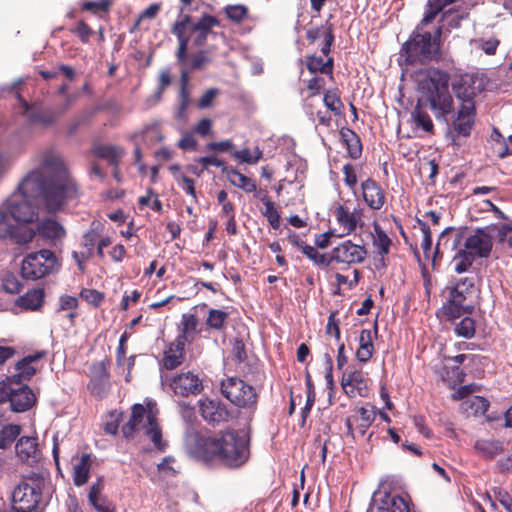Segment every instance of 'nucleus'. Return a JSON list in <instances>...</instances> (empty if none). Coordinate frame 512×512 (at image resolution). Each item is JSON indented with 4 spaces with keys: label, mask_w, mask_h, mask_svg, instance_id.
<instances>
[{
    "label": "nucleus",
    "mask_w": 512,
    "mask_h": 512,
    "mask_svg": "<svg viewBox=\"0 0 512 512\" xmlns=\"http://www.w3.org/2000/svg\"><path fill=\"white\" fill-rule=\"evenodd\" d=\"M18 188L22 197L9 200L7 205L17 225L32 223L38 218L37 207L29 198H37L48 213L55 214L80 193V186L66 164L53 152L43 155L39 167L29 172Z\"/></svg>",
    "instance_id": "f257e3e1"
},
{
    "label": "nucleus",
    "mask_w": 512,
    "mask_h": 512,
    "mask_svg": "<svg viewBox=\"0 0 512 512\" xmlns=\"http://www.w3.org/2000/svg\"><path fill=\"white\" fill-rule=\"evenodd\" d=\"M189 453L206 464H223L237 468L248 459L247 440L235 430L217 434H196L189 447Z\"/></svg>",
    "instance_id": "f03ea898"
},
{
    "label": "nucleus",
    "mask_w": 512,
    "mask_h": 512,
    "mask_svg": "<svg viewBox=\"0 0 512 512\" xmlns=\"http://www.w3.org/2000/svg\"><path fill=\"white\" fill-rule=\"evenodd\" d=\"M220 26V20L210 14L204 13L197 21L191 15H183L173 23L171 33L177 38L178 46L175 57L179 64L181 93L186 94L187 85L190 81V66L188 65V48L191 42L193 46L202 48L206 45L214 27Z\"/></svg>",
    "instance_id": "7ed1b4c3"
},
{
    "label": "nucleus",
    "mask_w": 512,
    "mask_h": 512,
    "mask_svg": "<svg viewBox=\"0 0 512 512\" xmlns=\"http://www.w3.org/2000/svg\"><path fill=\"white\" fill-rule=\"evenodd\" d=\"M428 25L420 21L402 45L401 56L407 64L424 65L440 58L444 24L439 23L432 32L427 30Z\"/></svg>",
    "instance_id": "20e7f679"
},
{
    "label": "nucleus",
    "mask_w": 512,
    "mask_h": 512,
    "mask_svg": "<svg viewBox=\"0 0 512 512\" xmlns=\"http://www.w3.org/2000/svg\"><path fill=\"white\" fill-rule=\"evenodd\" d=\"M419 103L429 107L436 119H444L453 111V98L449 92V75L439 69H431L419 83Z\"/></svg>",
    "instance_id": "39448f33"
},
{
    "label": "nucleus",
    "mask_w": 512,
    "mask_h": 512,
    "mask_svg": "<svg viewBox=\"0 0 512 512\" xmlns=\"http://www.w3.org/2000/svg\"><path fill=\"white\" fill-rule=\"evenodd\" d=\"M140 429L149 437L157 450L163 452L166 449L167 443L162 438V430L156 414L151 409L146 412L142 404L136 403L131 407L128 422L122 426V434L127 439L133 438Z\"/></svg>",
    "instance_id": "423d86ee"
},
{
    "label": "nucleus",
    "mask_w": 512,
    "mask_h": 512,
    "mask_svg": "<svg viewBox=\"0 0 512 512\" xmlns=\"http://www.w3.org/2000/svg\"><path fill=\"white\" fill-rule=\"evenodd\" d=\"M475 282L473 277L460 278L450 289L446 302L442 306L443 314L448 320L472 314L474 304L472 295Z\"/></svg>",
    "instance_id": "0eeeda50"
},
{
    "label": "nucleus",
    "mask_w": 512,
    "mask_h": 512,
    "mask_svg": "<svg viewBox=\"0 0 512 512\" xmlns=\"http://www.w3.org/2000/svg\"><path fill=\"white\" fill-rule=\"evenodd\" d=\"M57 266L55 254L48 249H42L28 254L21 264V275L27 280H39L51 274Z\"/></svg>",
    "instance_id": "6e6552de"
},
{
    "label": "nucleus",
    "mask_w": 512,
    "mask_h": 512,
    "mask_svg": "<svg viewBox=\"0 0 512 512\" xmlns=\"http://www.w3.org/2000/svg\"><path fill=\"white\" fill-rule=\"evenodd\" d=\"M221 393L239 408H256L258 403L259 395L255 388L237 377L222 380Z\"/></svg>",
    "instance_id": "1a4fd4ad"
},
{
    "label": "nucleus",
    "mask_w": 512,
    "mask_h": 512,
    "mask_svg": "<svg viewBox=\"0 0 512 512\" xmlns=\"http://www.w3.org/2000/svg\"><path fill=\"white\" fill-rule=\"evenodd\" d=\"M42 498V489L39 484L21 482L12 492V509L15 512H41Z\"/></svg>",
    "instance_id": "9d476101"
},
{
    "label": "nucleus",
    "mask_w": 512,
    "mask_h": 512,
    "mask_svg": "<svg viewBox=\"0 0 512 512\" xmlns=\"http://www.w3.org/2000/svg\"><path fill=\"white\" fill-rule=\"evenodd\" d=\"M36 395L28 385L13 388L11 382L0 383V403L10 402L14 412H25L36 403Z\"/></svg>",
    "instance_id": "9b49d317"
},
{
    "label": "nucleus",
    "mask_w": 512,
    "mask_h": 512,
    "mask_svg": "<svg viewBox=\"0 0 512 512\" xmlns=\"http://www.w3.org/2000/svg\"><path fill=\"white\" fill-rule=\"evenodd\" d=\"M11 218L9 213L0 210V238L20 246L31 242L35 237V231L26 225L12 224Z\"/></svg>",
    "instance_id": "f8f14e48"
},
{
    "label": "nucleus",
    "mask_w": 512,
    "mask_h": 512,
    "mask_svg": "<svg viewBox=\"0 0 512 512\" xmlns=\"http://www.w3.org/2000/svg\"><path fill=\"white\" fill-rule=\"evenodd\" d=\"M452 89L462 104L475 103L474 97L484 89V84L477 74L465 73L454 80Z\"/></svg>",
    "instance_id": "ddd939ff"
},
{
    "label": "nucleus",
    "mask_w": 512,
    "mask_h": 512,
    "mask_svg": "<svg viewBox=\"0 0 512 512\" xmlns=\"http://www.w3.org/2000/svg\"><path fill=\"white\" fill-rule=\"evenodd\" d=\"M367 251L364 246L346 240L334 247L329 253L330 265L333 262L346 265L360 264L364 261Z\"/></svg>",
    "instance_id": "4468645a"
},
{
    "label": "nucleus",
    "mask_w": 512,
    "mask_h": 512,
    "mask_svg": "<svg viewBox=\"0 0 512 512\" xmlns=\"http://www.w3.org/2000/svg\"><path fill=\"white\" fill-rule=\"evenodd\" d=\"M493 247V238L484 228H478L464 239L463 249L475 259L488 258Z\"/></svg>",
    "instance_id": "2eb2a0df"
},
{
    "label": "nucleus",
    "mask_w": 512,
    "mask_h": 512,
    "mask_svg": "<svg viewBox=\"0 0 512 512\" xmlns=\"http://www.w3.org/2000/svg\"><path fill=\"white\" fill-rule=\"evenodd\" d=\"M167 381L173 392L181 397L196 396L204 389L202 380L190 371L181 372Z\"/></svg>",
    "instance_id": "dca6fc26"
},
{
    "label": "nucleus",
    "mask_w": 512,
    "mask_h": 512,
    "mask_svg": "<svg viewBox=\"0 0 512 512\" xmlns=\"http://www.w3.org/2000/svg\"><path fill=\"white\" fill-rule=\"evenodd\" d=\"M341 387L349 398L367 397L369 394L368 379L361 369H347L341 378Z\"/></svg>",
    "instance_id": "f3484780"
},
{
    "label": "nucleus",
    "mask_w": 512,
    "mask_h": 512,
    "mask_svg": "<svg viewBox=\"0 0 512 512\" xmlns=\"http://www.w3.org/2000/svg\"><path fill=\"white\" fill-rule=\"evenodd\" d=\"M47 355L46 350H40L23 357L15 364L17 373L9 378V382L19 385L22 381H29L38 371L37 363Z\"/></svg>",
    "instance_id": "a211bd4d"
},
{
    "label": "nucleus",
    "mask_w": 512,
    "mask_h": 512,
    "mask_svg": "<svg viewBox=\"0 0 512 512\" xmlns=\"http://www.w3.org/2000/svg\"><path fill=\"white\" fill-rule=\"evenodd\" d=\"M200 415L210 425L217 426L228 422L231 413L220 400L205 399L200 401Z\"/></svg>",
    "instance_id": "6ab92c4d"
},
{
    "label": "nucleus",
    "mask_w": 512,
    "mask_h": 512,
    "mask_svg": "<svg viewBox=\"0 0 512 512\" xmlns=\"http://www.w3.org/2000/svg\"><path fill=\"white\" fill-rule=\"evenodd\" d=\"M358 413L359 416L347 417L345 420L347 436L351 437L353 440L356 439L353 427L354 423H356V430L358 434L360 436H364L376 418L374 407L369 404L367 406L360 407L358 409Z\"/></svg>",
    "instance_id": "aec40b11"
},
{
    "label": "nucleus",
    "mask_w": 512,
    "mask_h": 512,
    "mask_svg": "<svg viewBox=\"0 0 512 512\" xmlns=\"http://www.w3.org/2000/svg\"><path fill=\"white\" fill-rule=\"evenodd\" d=\"M361 194L364 203L371 210H380L386 203V193L384 189L371 177L361 182Z\"/></svg>",
    "instance_id": "412c9836"
},
{
    "label": "nucleus",
    "mask_w": 512,
    "mask_h": 512,
    "mask_svg": "<svg viewBox=\"0 0 512 512\" xmlns=\"http://www.w3.org/2000/svg\"><path fill=\"white\" fill-rule=\"evenodd\" d=\"M476 108L475 103L461 104L457 111V115L452 122V129L462 137H468L471 134L475 124Z\"/></svg>",
    "instance_id": "4be33fe9"
},
{
    "label": "nucleus",
    "mask_w": 512,
    "mask_h": 512,
    "mask_svg": "<svg viewBox=\"0 0 512 512\" xmlns=\"http://www.w3.org/2000/svg\"><path fill=\"white\" fill-rule=\"evenodd\" d=\"M334 216L338 225L343 229L346 235L354 232L361 222L363 210L359 207L351 210L347 205L340 204L334 211Z\"/></svg>",
    "instance_id": "5701e85b"
},
{
    "label": "nucleus",
    "mask_w": 512,
    "mask_h": 512,
    "mask_svg": "<svg viewBox=\"0 0 512 512\" xmlns=\"http://www.w3.org/2000/svg\"><path fill=\"white\" fill-rule=\"evenodd\" d=\"M104 487V479L100 476L89 489L88 502L98 512H115L113 502L103 495Z\"/></svg>",
    "instance_id": "b1692460"
},
{
    "label": "nucleus",
    "mask_w": 512,
    "mask_h": 512,
    "mask_svg": "<svg viewBox=\"0 0 512 512\" xmlns=\"http://www.w3.org/2000/svg\"><path fill=\"white\" fill-rule=\"evenodd\" d=\"M185 343L181 338H175L163 353L162 366L167 370H174L185 360Z\"/></svg>",
    "instance_id": "393cba45"
},
{
    "label": "nucleus",
    "mask_w": 512,
    "mask_h": 512,
    "mask_svg": "<svg viewBox=\"0 0 512 512\" xmlns=\"http://www.w3.org/2000/svg\"><path fill=\"white\" fill-rule=\"evenodd\" d=\"M92 154L102 160L108 161L112 166H119L125 150L118 145L96 143L92 146Z\"/></svg>",
    "instance_id": "a878e982"
},
{
    "label": "nucleus",
    "mask_w": 512,
    "mask_h": 512,
    "mask_svg": "<svg viewBox=\"0 0 512 512\" xmlns=\"http://www.w3.org/2000/svg\"><path fill=\"white\" fill-rule=\"evenodd\" d=\"M104 230V225L100 221H92L89 229L84 233L81 246L82 256L93 257L97 242Z\"/></svg>",
    "instance_id": "bb28decb"
},
{
    "label": "nucleus",
    "mask_w": 512,
    "mask_h": 512,
    "mask_svg": "<svg viewBox=\"0 0 512 512\" xmlns=\"http://www.w3.org/2000/svg\"><path fill=\"white\" fill-rule=\"evenodd\" d=\"M339 134L342 143L346 147L348 156L353 160L359 159L362 156L363 147L358 134L348 127H342Z\"/></svg>",
    "instance_id": "cd10ccee"
},
{
    "label": "nucleus",
    "mask_w": 512,
    "mask_h": 512,
    "mask_svg": "<svg viewBox=\"0 0 512 512\" xmlns=\"http://www.w3.org/2000/svg\"><path fill=\"white\" fill-rule=\"evenodd\" d=\"M15 450L21 461L35 462L38 456L37 438L29 436L20 437L16 442Z\"/></svg>",
    "instance_id": "c85d7f7f"
},
{
    "label": "nucleus",
    "mask_w": 512,
    "mask_h": 512,
    "mask_svg": "<svg viewBox=\"0 0 512 512\" xmlns=\"http://www.w3.org/2000/svg\"><path fill=\"white\" fill-rule=\"evenodd\" d=\"M92 467V455L90 453H83L77 462L73 465V483L77 487L85 485L90 476Z\"/></svg>",
    "instance_id": "c756f323"
},
{
    "label": "nucleus",
    "mask_w": 512,
    "mask_h": 512,
    "mask_svg": "<svg viewBox=\"0 0 512 512\" xmlns=\"http://www.w3.org/2000/svg\"><path fill=\"white\" fill-rule=\"evenodd\" d=\"M475 453L484 460H492L503 452V444L495 439H478L473 445Z\"/></svg>",
    "instance_id": "7c9ffc66"
},
{
    "label": "nucleus",
    "mask_w": 512,
    "mask_h": 512,
    "mask_svg": "<svg viewBox=\"0 0 512 512\" xmlns=\"http://www.w3.org/2000/svg\"><path fill=\"white\" fill-rule=\"evenodd\" d=\"M305 64L310 73H321L328 75L331 80L334 79V59L332 57H328L326 61H324L322 57L315 54L307 55L305 57Z\"/></svg>",
    "instance_id": "2f4dec72"
},
{
    "label": "nucleus",
    "mask_w": 512,
    "mask_h": 512,
    "mask_svg": "<svg viewBox=\"0 0 512 512\" xmlns=\"http://www.w3.org/2000/svg\"><path fill=\"white\" fill-rule=\"evenodd\" d=\"M71 103V97L67 96L66 101L61 108L57 110L45 109L41 111H33L29 114V119L32 122L41 123L45 126L52 125L58 117L70 107Z\"/></svg>",
    "instance_id": "473e14b6"
},
{
    "label": "nucleus",
    "mask_w": 512,
    "mask_h": 512,
    "mask_svg": "<svg viewBox=\"0 0 512 512\" xmlns=\"http://www.w3.org/2000/svg\"><path fill=\"white\" fill-rule=\"evenodd\" d=\"M223 174L227 177L231 185L242 189L246 193L255 192L257 189L256 183L253 179L245 176L232 166L224 168Z\"/></svg>",
    "instance_id": "72a5a7b5"
},
{
    "label": "nucleus",
    "mask_w": 512,
    "mask_h": 512,
    "mask_svg": "<svg viewBox=\"0 0 512 512\" xmlns=\"http://www.w3.org/2000/svg\"><path fill=\"white\" fill-rule=\"evenodd\" d=\"M35 234L38 233L41 237L49 240L61 239L65 236L66 231L64 227L56 220L46 218L39 222Z\"/></svg>",
    "instance_id": "f704fd0d"
},
{
    "label": "nucleus",
    "mask_w": 512,
    "mask_h": 512,
    "mask_svg": "<svg viewBox=\"0 0 512 512\" xmlns=\"http://www.w3.org/2000/svg\"><path fill=\"white\" fill-rule=\"evenodd\" d=\"M426 108V105L417 101L411 112V118L416 129H422L425 133L434 134V124Z\"/></svg>",
    "instance_id": "c9c22d12"
},
{
    "label": "nucleus",
    "mask_w": 512,
    "mask_h": 512,
    "mask_svg": "<svg viewBox=\"0 0 512 512\" xmlns=\"http://www.w3.org/2000/svg\"><path fill=\"white\" fill-rule=\"evenodd\" d=\"M374 354V344L372 332L369 329H363L359 335V347L356 351V358L361 363H367Z\"/></svg>",
    "instance_id": "e433bc0d"
},
{
    "label": "nucleus",
    "mask_w": 512,
    "mask_h": 512,
    "mask_svg": "<svg viewBox=\"0 0 512 512\" xmlns=\"http://www.w3.org/2000/svg\"><path fill=\"white\" fill-rule=\"evenodd\" d=\"M45 293L42 288L27 291L18 300L17 304L26 310H38L44 303Z\"/></svg>",
    "instance_id": "4c0bfd02"
},
{
    "label": "nucleus",
    "mask_w": 512,
    "mask_h": 512,
    "mask_svg": "<svg viewBox=\"0 0 512 512\" xmlns=\"http://www.w3.org/2000/svg\"><path fill=\"white\" fill-rule=\"evenodd\" d=\"M229 313L220 309L211 308L205 321L206 330L223 332L227 328Z\"/></svg>",
    "instance_id": "58836bf2"
},
{
    "label": "nucleus",
    "mask_w": 512,
    "mask_h": 512,
    "mask_svg": "<svg viewBox=\"0 0 512 512\" xmlns=\"http://www.w3.org/2000/svg\"><path fill=\"white\" fill-rule=\"evenodd\" d=\"M181 333L176 338H181L183 343L192 342L198 333V318L195 314H183L181 317Z\"/></svg>",
    "instance_id": "ea45409f"
},
{
    "label": "nucleus",
    "mask_w": 512,
    "mask_h": 512,
    "mask_svg": "<svg viewBox=\"0 0 512 512\" xmlns=\"http://www.w3.org/2000/svg\"><path fill=\"white\" fill-rule=\"evenodd\" d=\"M340 96L341 92L338 88L328 89L323 92L324 105L335 116H341L344 111V104Z\"/></svg>",
    "instance_id": "a19ab883"
},
{
    "label": "nucleus",
    "mask_w": 512,
    "mask_h": 512,
    "mask_svg": "<svg viewBox=\"0 0 512 512\" xmlns=\"http://www.w3.org/2000/svg\"><path fill=\"white\" fill-rule=\"evenodd\" d=\"M457 0H428L425 5L423 24H431L435 18L450 4Z\"/></svg>",
    "instance_id": "79ce46f5"
},
{
    "label": "nucleus",
    "mask_w": 512,
    "mask_h": 512,
    "mask_svg": "<svg viewBox=\"0 0 512 512\" xmlns=\"http://www.w3.org/2000/svg\"><path fill=\"white\" fill-rule=\"evenodd\" d=\"M374 231L375 236L373 244L377 249V253L381 256L382 260H384V257L390 252V247L392 244L391 239L378 224H374Z\"/></svg>",
    "instance_id": "37998d69"
},
{
    "label": "nucleus",
    "mask_w": 512,
    "mask_h": 512,
    "mask_svg": "<svg viewBox=\"0 0 512 512\" xmlns=\"http://www.w3.org/2000/svg\"><path fill=\"white\" fill-rule=\"evenodd\" d=\"M462 405L465 411L476 416L485 414L489 409L490 403L482 396H474L463 402Z\"/></svg>",
    "instance_id": "c03bdc74"
},
{
    "label": "nucleus",
    "mask_w": 512,
    "mask_h": 512,
    "mask_svg": "<svg viewBox=\"0 0 512 512\" xmlns=\"http://www.w3.org/2000/svg\"><path fill=\"white\" fill-rule=\"evenodd\" d=\"M21 433V426L7 424L0 430V449L9 448Z\"/></svg>",
    "instance_id": "a18cd8bd"
},
{
    "label": "nucleus",
    "mask_w": 512,
    "mask_h": 512,
    "mask_svg": "<svg viewBox=\"0 0 512 512\" xmlns=\"http://www.w3.org/2000/svg\"><path fill=\"white\" fill-rule=\"evenodd\" d=\"M475 258L468 254L463 248L459 249L453 257L451 264L456 273L467 272L472 266Z\"/></svg>",
    "instance_id": "49530a36"
},
{
    "label": "nucleus",
    "mask_w": 512,
    "mask_h": 512,
    "mask_svg": "<svg viewBox=\"0 0 512 512\" xmlns=\"http://www.w3.org/2000/svg\"><path fill=\"white\" fill-rule=\"evenodd\" d=\"M226 17L233 23H242L249 18V9L243 4L227 5L224 8Z\"/></svg>",
    "instance_id": "de8ad7c7"
},
{
    "label": "nucleus",
    "mask_w": 512,
    "mask_h": 512,
    "mask_svg": "<svg viewBox=\"0 0 512 512\" xmlns=\"http://www.w3.org/2000/svg\"><path fill=\"white\" fill-rule=\"evenodd\" d=\"M90 394L98 399H103L108 395L109 379L91 377L87 385Z\"/></svg>",
    "instance_id": "09e8293b"
},
{
    "label": "nucleus",
    "mask_w": 512,
    "mask_h": 512,
    "mask_svg": "<svg viewBox=\"0 0 512 512\" xmlns=\"http://www.w3.org/2000/svg\"><path fill=\"white\" fill-rule=\"evenodd\" d=\"M302 253L317 266H330L329 253H319L316 246L307 245L303 247Z\"/></svg>",
    "instance_id": "8fccbe9b"
},
{
    "label": "nucleus",
    "mask_w": 512,
    "mask_h": 512,
    "mask_svg": "<svg viewBox=\"0 0 512 512\" xmlns=\"http://www.w3.org/2000/svg\"><path fill=\"white\" fill-rule=\"evenodd\" d=\"M384 499L391 512H411L410 502L402 496L385 494Z\"/></svg>",
    "instance_id": "3c124183"
},
{
    "label": "nucleus",
    "mask_w": 512,
    "mask_h": 512,
    "mask_svg": "<svg viewBox=\"0 0 512 512\" xmlns=\"http://www.w3.org/2000/svg\"><path fill=\"white\" fill-rule=\"evenodd\" d=\"M210 51L211 49H200L194 53L188 62L190 69L194 71L204 69L206 65L212 61L211 57L209 56Z\"/></svg>",
    "instance_id": "603ef678"
},
{
    "label": "nucleus",
    "mask_w": 512,
    "mask_h": 512,
    "mask_svg": "<svg viewBox=\"0 0 512 512\" xmlns=\"http://www.w3.org/2000/svg\"><path fill=\"white\" fill-rule=\"evenodd\" d=\"M233 157L242 163L256 164L263 156L262 151L256 147L252 153L250 149L244 148L233 152Z\"/></svg>",
    "instance_id": "864d4df0"
},
{
    "label": "nucleus",
    "mask_w": 512,
    "mask_h": 512,
    "mask_svg": "<svg viewBox=\"0 0 512 512\" xmlns=\"http://www.w3.org/2000/svg\"><path fill=\"white\" fill-rule=\"evenodd\" d=\"M476 327L473 318L466 316L455 326V332L458 336L470 339L475 335Z\"/></svg>",
    "instance_id": "5fc2aeb1"
},
{
    "label": "nucleus",
    "mask_w": 512,
    "mask_h": 512,
    "mask_svg": "<svg viewBox=\"0 0 512 512\" xmlns=\"http://www.w3.org/2000/svg\"><path fill=\"white\" fill-rule=\"evenodd\" d=\"M263 204L265 206L263 215L267 218V221L273 229H278L280 227V214L277 211L274 202L268 198H264Z\"/></svg>",
    "instance_id": "6e6d98bb"
},
{
    "label": "nucleus",
    "mask_w": 512,
    "mask_h": 512,
    "mask_svg": "<svg viewBox=\"0 0 512 512\" xmlns=\"http://www.w3.org/2000/svg\"><path fill=\"white\" fill-rule=\"evenodd\" d=\"M417 223L423 234L421 248L425 258H429L432 249V234L429 225L421 219H417Z\"/></svg>",
    "instance_id": "4d7b16f0"
},
{
    "label": "nucleus",
    "mask_w": 512,
    "mask_h": 512,
    "mask_svg": "<svg viewBox=\"0 0 512 512\" xmlns=\"http://www.w3.org/2000/svg\"><path fill=\"white\" fill-rule=\"evenodd\" d=\"M342 172L344 175L343 182L344 184L352 191H355L358 177H357V169L356 166L352 163H346L342 167Z\"/></svg>",
    "instance_id": "13d9d810"
},
{
    "label": "nucleus",
    "mask_w": 512,
    "mask_h": 512,
    "mask_svg": "<svg viewBox=\"0 0 512 512\" xmlns=\"http://www.w3.org/2000/svg\"><path fill=\"white\" fill-rule=\"evenodd\" d=\"M70 32L77 35L82 43H88L90 37L94 35L93 29L84 20L78 21L75 27L70 29Z\"/></svg>",
    "instance_id": "bf43d9fd"
},
{
    "label": "nucleus",
    "mask_w": 512,
    "mask_h": 512,
    "mask_svg": "<svg viewBox=\"0 0 512 512\" xmlns=\"http://www.w3.org/2000/svg\"><path fill=\"white\" fill-rule=\"evenodd\" d=\"M196 162L202 167L203 171L208 170L210 166H215L221 168V171L223 172L224 168L229 167L223 160L219 159L215 155L199 157L196 159Z\"/></svg>",
    "instance_id": "052dcab7"
},
{
    "label": "nucleus",
    "mask_w": 512,
    "mask_h": 512,
    "mask_svg": "<svg viewBox=\"0 0 512 512\" xmlns=\"http://www.w3.org/2000/svg\"><path fill=\"white\" fill-rule=\"evenodd\" d=\"M110 0H99V1H87L82 5V10L90 11L93 13L107 12L111 7Z\"/></svg>",
    "instance_id": "680f3d73"
},
{
    "label": "nucleus",
    "mask_w": 512,
    "mask_h": 512,
    "mask_svg": "<svg viewBox=\"0 0 512 512\" xmlns=\"http://www.w3.org/2000/svg\"><path fill=\"white\" fill-rule=\"evenodd\" d=\"M80 297L95 307L99 306L104 300V294L95 289H82Z\"/></svg>",
    "instance_id": "e2e57ef3"
},
{
    "label": "nucleus",
    "mask_w": 512,
    "mask_h": 512,
    "mask_svg": "<svg viewBox=\"0 0 512 512\" xmlns=\"http://www.w3.org/2000/svg\"><path fill=\"white\" fill-rule=\"evenodd\" d=\"M110 361L108 359L102 360L100 362L93 363L90 368L91 377H99V378H110L109 372Z\"/></svg>",
    "instance_id": "0e129e2a"
},
{
    "label": "nucleus",
    "mask_w": 512,
    "mask_h": 512,
    "mask_svg": "<svg viewBox=\"0 0 512 512\" xmlns=\"http://www.w3.org/2000/svg\"><path fill=\"white\" fill-rule=\"evenodd\" d=\"M176 183L187 195L191 196L192 199L197 202L195 181L192 178L186 175L180 176V179Z\"/></svg>",
    "instance_id": "69168bd1"
},
{
    "label": "nucleus",
    "mask_w": 512,
    "mask_h": 512,
    "mask_svg": "<svg viewBox=\"0 0 512 512\" xmlns=\"http://www.w3.org/2000/svg\"><path fill=\"white\" fill-rule=\"evenodd\" d=\"M232 356L235 361L242 363L247 359L245 344L242 339L235 338L232 344Z\"/></svg>",
    "instance_id": "338daca9"
},
{
    "label": "nucleus",
    "mask_w": 512,
    "mask_h": 512,
    "mask_svg": "<svg viewBox=\"0 0 512 512\" xmlns=\"http://www.w3.org/2000/svg\"><path fill=\"white\" fill-rule=\"evenodd\" d=\"M324 87L325 80L323 77L315 75L314 77L309 79L307 81V89L309 90L310 93L307 99L320 94V92L324 90Z\"/></svg>",
    "instance_id": "774afa93"
}]
</instances>
